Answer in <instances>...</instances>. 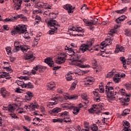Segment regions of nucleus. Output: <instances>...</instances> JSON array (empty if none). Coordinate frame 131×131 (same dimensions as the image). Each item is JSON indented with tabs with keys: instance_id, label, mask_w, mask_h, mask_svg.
<instances>
[{
	"instance_id": "obj_1",
	"label": "nucleus",
	"mask_w": 131,
	"mask_h": 131,
	"mask_svg": "<svg viewBox=\"0 0 131 131\" xmlns=\"http://www.w3.org/2000/svg\"><path fill=\"white\" fill-rule=\"evenodd\" d=\"M46 23L50 27V30L48 32V34H55L58 31V28H60V25L58 21L54 19H47L45 20Z\"/></svg>"
},
{
	"instance_id": "obj_2",
	"label": "nucleus",
	"mask_w": 131,
	"mask_h": 131,
	"mask_svg": "<svg viewBox=\"0 0 131 131\" xmlns=\"http://www.w3.org/2000/svg\"><path fill=\"white\" fill-rule=\"evenodd\" d=\"M14 30L11 31L12 35H15L16 33H18V34H22L25 33L24 35H23V37L26 39H29L30 37L28 35V33L26 32L27 30L26 29V27L24 25H18L17 26H14Z\"/></svg>"
},
{
	"instance_id": "obj_3",
	"label": "nucleus",
	"mask_w": 131,
	"mask_h": 131,
	"mask_svg": "<svg viewBox=\"0 0 131 131\" xmlns=\"http://www.w3.org/2000/svg\"><path fill=\"white\" fill-rule=\"evenodd\" d=\"M94 42H95L94 38L89 39L85 44L81 46L80 51L82 53H84V52H94V49L92 48V46H93Z\"/></svg>"
},
{
	"instance_id": "obj_4",
	"label": "nucleus",
	"mask_w": 131,
	"mask_h": 131,
	"mask_svg": "<svg viewBox=\"0 0 131 131\" xmlns=\"http://www.w3.org/2000/svg\"><path fill=\"white\" fill-rule=\"evenodd\" d=\"M105 94H106L108 102H111L115 98L114 97V89L108 83L105 86Z\"/></svg>"
},
{
	"instance_id": "obj_5",
	"label": "nucleus",
	"mask_w": 131,
	"mask_h": 131,
	"mask_svg": "<svg viewBox=\"0 0 131 131\" xmlns=\"http://www.w3.org/2000/svg\"><path fill=\"white\" fill-rule=\"evenodd\" d=\"M72 32V34L73 36H82L84 30L79 27H72L69 29Z\"/></svg>"
},
{
	"instance_id": "obj_6",
	"label": "nucleus",
	"mask_w": 131,
	"mask_h": 131,
	"mask_svg": "<svg viewBox=\"0 0 131 131\" xmlns=\"http://www.w3.org/2000/svg\"><path fill=\"white\" fill-rule=\"evenodd\" d=\"M17 107H18V104L13 103L12 104L9 105L8 107L6 108V110H8L9 112H11L10 115L12 118H14L15 119H16V118H18V116H16L15 114H13V112L15 111V109H16Z\"/></svg>"
},
{
	"instance_id": "obj_7",
	"label": "nucleus",
	"mask_w": 131,
	"mask_h": 131,
	"mask_svg": "<svg viewBox=\"0 0 131 131\" xmlns=\"http://www.w3.org/2000/svg\"><path fill=\"white\" fill-rule=\"evenodd\" d=\"M45 62L48 64L50 67H53V69L54 70H57L58 69H60V68H61V66L54 67L55 66V63L54 62V61H53V58H47L45 59Z\"/></svg>"
},
{
	"instance_id": "obj_8",
	"label": "nucleus",
	"mask_w": 131,
	"mask_h": 131,
	"mask_svg": "<svg viewBox=\"0 0 131 131\" xmlns=\"http://www.w3.org/2000/svg\"><path fill=\"white\" fill-rule=\"evenodd\" d=\"M81 56L78 55H75V59L74 60V62H76V65L81 68H84L83 65L82 64L83 62H84V58H81Z\"/></svg>"
},
{
	"instance_id": "obj_9",
	"label": "nucleus",
	"mask_w": 131,
	"mask_h": 131,
	"mask_svg": "<svg viewBox=\"0 0 131 131\" xmlns=\"http://www.w3.org/2000/svg\"><path fill=\"white\" fill-rule=\"evenodd\" d=\"M35 8L37 9H46V10H51V6L47 3H45L43 2H39L35 4Z\"/></svg>"
},
{
	"instance_id": "obj_10",
	"label": "nucleus",
	"mask_w": 131,
	"mask_h": 131,
	"mask_svg": "<svg viewBox=\"0 0 131 131\" xmlns=\"http://www.w3.org/2000/svg\"><path fill=\"white\" fill-rule=\"evenodd\" d=\"M67 55L65 53H61L60 55L58 57L57 62L58 64H63L65 63V61L67 60Z\"/></svg>"
},
{
	"instance_id": "obj_11",
	"label": "nucleus",
	"mask_w": 131,
	"mask_h": 131,
	"mask_svg": "<svg viewBox=\"0 0 131 131\" xmlns=\"http://www.w3.org/2000/svg\"><path fill=\"white\" fill-rule=\"evenodd\" d=\"M73 106L70 105H67V103H66L63 106V108H66L67 109H73V113L75 115H77L79 113V108L77 107H75L73 108Z\"/></svg>"
},
{
	"instance_id": "obj_12",
	"label": "nucleus",
	"mask_w": 131,
	"mask_h": 131,
	"mask_svg": "<svg viewBox=\"0 0 131 131\" xmlns=\"http://www.w3.org/2000/svg\"><path fill=\"white\" fill-rule=\"evenodd\" d=\"M63 8L64 10H67V11H68V13H69V14H73V12H74V9H75V7L70 4L63 5Z\"/></svg>"
},
{
	"instance_id": "obj_13",
	"label": "nucleus",
	"mask_w": 131,
	"mask_h": 131,
	"mask_svg": "<svg viewBox=\"0 0 131 131\" xmlns=\"http://www.w3.org/2000/svg\"><path fill=\"white\" fill-rule=\"evenodd\" d=\"M92 93L94 95L95 101H96V102H100V101H101V99H100V97H101V95L99 92V89H96L95 91H93Z\"/></svg>"
},
{
	"instance_id": "obj_14",
	"label": "nucleus",
	"mask_w": 131,
	"mask_h": 131,
	"mask_svg": "<svg viewBox=\"0 0 131 131\" xmlns=\"http://www.w3.org/2000/svg\"><path fill=\"white\" fill-rule=\"evenodd\" d=\"M39 107V105H38L37 103H31L28 106L25 105L24 107V108H25L26 109H27V108H28V109H31V110H32V111H34L35 109H38V108Z\"/></svg>"
},
{
	"instance_id": "obj_15",
	"label": "nucleus",
	"mask_w": 131,
	"mask_h": 131,
	"mask_svg": "<svg viewBox=\"0 0 131 131\" xmlns=\"http://www.w3.org/2000/svg\"><path fill=\"white\" fill-rule=\"evenodd\" d=\"M95 81L94 78L91 77H87L85 79V83L84 85H86V86H90V85H92L93 84V82Z\"/></svg>"
},
{
	"instance_id": "obj_16",
	"label": "nucleus",
	"mask_w": 131,
	"mask_h": 131,
	"mask_svg": "<svg viewBox=\"0 0 131 131\" xmlns=\"http://www.w3.org/2000/svg\"><path fill=\"white\" fill-rule=\"evenodd\" d=\"M119 77H125V74H116L113 78L114 81L116 83H118L121 80Z\"/></svg>"
},
{
	"instance_id": "obj_17",
	"label": "nucleus",
	"mask_w": 131,
	"mask_h": 131,
	"mask_svg": "<svg viewBox=\"0 0 131 131\" xmlns=\"http://www.w3.org/2000/svg\"><path fill=\"white\" fill-rule=\"evenodd\" d=\"M64 51L66 54H67V55H69V56H72L73 55L74 56V55H75V52H74V51L75 50L67 46L66 47V48H64Z\"/></svg>"
},
{
	"instance_id": "obj_18",
	"label": "nucleus",
	"mask_w": 131,
	"mask_h": 131,
	"mask_svg": "<svg viewBox=\"0 0 131 131\" xmlns=\"http://www.w3.org/2000/svg\"><path fill=\"white\" fill-rule=\"evenodd\" d=\"M26 60H28V61H30V62H32L33 60L35 59V57L33 56V54L32 52H28L25 57Z\"/></svg>"
},
{
	"instance_id": "obj_19",
	"label": "nucleus",
	"mask_w": 131,
	"mask_h": 131,
	"mask_svg": "<svg viewBox=\"0 0 131 131\" xmlns=\"http://www.w3.org/2000/svg\"><path fill=\"white\" fill-rule=\"evenodd\" d=\"M13 3H17V5L14 6V10L18 11L21 9V5H22V0H13Z\"/></svg>"
},
{
	"instance_id": "obj_20",
	"label": "nucleus",
	"mask_w": 131,
	"mask_h": 131,
	"mask_svg": "<svg viewBox=\"0 0 131 131\" xmlns=\"http://www.w3.org/2000/svg\"><path fill=\"white\" fill-rule=\"evenodd\" d=\"M58 100H59V98L57 97H53L52 98V101H53V102H49L48 106L49 107V108H52V106L57 105V104H58Z\"/></svg>"
},
{
	"instance_id": "obj_21",
	"label": "nucleus",
	"mask_w": 131,
	"mask_h": 131,
	"mask_svg": "<svg viewBox=\"0 0 131 131\" xmlns=\"http://www.w3.org/2000/svg\"><path fill=\"white\" fill-rule=\"evenodd\" d=\"M6 78V79H11V77L9 73L3 72L0 73V78Z\"/></svg>"
},
{
	"instance_id": "obj_22",
	"label": "nucleus",
	"mask_w": 131,
	"mask_h": 131,
	"mask_svg": "<svg viewBox=\"0 0 131 131\" xmlns=\"http://www.w3.org/2000/svg\"><path fill=\"white\" fill-rule=\"evenodd\" d=\"M113 40V38H111L110 39H106L105 40V42H102L101 45L102 47H107V46H109V45H111L112 43V41Z\"/></svg>"
},
{
	"instance_id": "obj_23",
	"label": "nucleus",
	"mask_w": 131,
	"mask_h": 131,
	"mask_svg": "<svg viewBox=\"0 0 131 131\" xmlns=\"http://www.w3.org/2000/svg\"><path fill=\"white\" fill-rule=\"evenodd\" d=\"M126 19V16L125 15H122L120 17H119L118 18L115 19L116 23H117L118 24H119L121 23L123 21H124Z\"/></svg>"
},
{
	"instance_id": "obj_24",
	"label": "nucleus",
	"mask_w": 131,
	"mask_h": 131,
	"mask_svg": "<svg viewBox=\"0 0 131 131\" xmlns=\"http://www.w3.org/2000/svg\"><path fill=\"white\" fill-rule=\"evenodd\" d=\"M119 52H124V47L120 46V45H117L115 51V53L116 54L119 53Z\"/></svg>"
},
{
	"instance_id": "obj_25",
	"label": "nucleus",
	"mask_w": 131,
	"mask_h": 131,
	"mask_svg": "<svg viewBox=\"0 0 131 131\" xmlns=\"http://www.w3.org/2000/svg\"><path fill=\"white\" fill-rule=\"evenodd\" d=\"M61 112V108L59 107H55L50 111V113L51 114H57V113H59V112Z\"/></svg>"
},
{
	"instance_id": "obj_26",
	"label": "nucleus",
	"mask_w": 131,
	"mask_h": 131,
	"mask_svg": "<svg viewBox=\"0 0 131 131\" xmlns=\"http://www.w3.org/2000/svg\"><path fill=\"white\" fill-rule=\"evenodd\" d=\"M92 66L93 69H98L99 68V64L97 63L96 59H93L92 60Z\"/></svg>"
},
{
	"instance_id": "obj_27",
	"label": "nucleus",
	"mask_w": 131,
	"mask_h": 131,
	"mask_svg": "<svg viewBox=\"0 0 131 131\" xmlns=\"http://www.w3.org/2000/svg\"><path fill=\"white\" fill-rule=\"evenodd\" d=\"M72 74H73V73H72L71 72H69L66 75V78L67 80H68V81H71V80H72Z\"/></svg>"
},
{
	"instance_id": "obj_28",
	"label": "nucleus",
	"mask_w": 131,
	"mask_h": 131,
	"mask_svg": "<svg viewBox=\"0 0 131 131\" xmlns=\"http://www.w3.org/2000/svg\"><path fill=\"white\" fill-rule=\"evenodd\" d=\"M1 93L3 98H6V96H8V92H7V90L6 89H5V88H1Z\"/></svg>"
},
{
	"instance_id": "obj_29",
	"label": "nucleus",
	"mask_w": 131,
	"mask_h": 131,
	"mask_svg": "<svg viewBox=\"0 0 131 131\" xmlns=\"http://www.w3.org/2000/svg\"><path fill=\"white\" fill-rule=\"evenodd\" d=\"M60 116L62 117V118H65L66 117H70V115H69V112L67 111H64L60 114Z\"/></svg>"
},
{
	"instance_id": "obj_30",
	"label": "nucleus",
	"mask_w": 131,
	"mask_h": 131,
	"mask_svg": "<svg viewBox=\"0 0 131 131\" xmlns=\"http://www.w3.org/2000/svg\"><path fill=\"white\" fill-rule=\"evenodd\" d=\"M81 98L82 99H83V100H84V101H85V102H84V104H85V105L89 104V97H88V95L86 94H82Z\"/></svg>"
},
{
	"instance_id": "obj_31",
	"label": "nucleus",
	"mask_w": 131,
	"mask_h": 131,
	"mask_svg": "<svg viewBox=\"0 0 131 131\" xmlns=\"http://www.w3.org/2000/svg\"><path fill=\"white\" fill-rule=\"evenodd\" d=\"M119 27H120V26L118 25H115L114 27V29H112L111 30V35H113L114 33H116L117 32L116 29H117L118 28H119Z\"/></svg>"
},
{
	"instance_id": "obj_32",
	"label": "nucleus",
	"mask_w": 131,
	"mask_h": 131,
	"mask_svg": "<svg viewBox=\"0 0 131 131\" xmlns=\"http://www.w3.org/2000/svg\"><path fill=\"white\" fill-rule=\"evenodd\" d=\"M47 86L49 88V90H53L56 87V84L54 82H50L48 84Z\"/></svg>"
},
{
	"instance_id": "obj_33",
	"label": "nucleus",
	"mask_w": 131,
	"mask_h": 131,
	"mask_svg": "<svg viewBox=\"0 0 131 131\" xmlns=\"http://www.w3.org/2000/svg\"><path fill=\"white\" fill-rule=\"evenodd\" d=\"M98 20V19L97 18H94L91 20V21H90V27H92L93 25H97Z\"/></svg>"
},
{
	"instance_id": "obj_34",
	"label": "nucleus",
	"mask_w": 131,
	"mask_h": 131,
	"mask_svg": "<svg viewBox=\"0 0 131 131\" xmlns=\"http://www.w3.org/2000/svg\"><path fill=\"white\" fill-rule=\"evenodd\" d=\"M41 20V18H40V16L36 15L35 19L34 24H39V22H40Z\"/></svg>"
},
{
	"instance_id": "obj_35",
	"label": "nucleus",
	"mask_w": 131,
	"mask_h": 131,
	"mask_svg": "<svg viewBox=\"0 0 131 131\" xmlns=\"http://www.w3.org/2000/svg\"><path fill=\"white\" fill-rule=\"evenodd\" d=\"M33 69L36 71H41L42 69H43V67L41 65H38L33 68Z\"/></svg>"
},
{
	"instance_id": "obj_36",
	"label": "nucleus",
	"mask_w": 131,
	"mask_h": 131,
	"mask_svg": "<svg viewBox=\"0 0 131 131\" xmlns=\"http://www.w3.org/2000/svg\"><path fill=\"white\" fill-rule=\"evenodd\" d=\"M24 88H27V89H33V85L31 84V82H29L28 83H25L24 84Z\"/></svg>"
},
{
	"instance_id": "obj_37",
	"label": "nucleus",
	"mask_w": 131,
	"mask_h": 131,
	"mask_svg": "<svg viewBox=\"0 0 131 131\" xmlns=\"http://www.w3.org/2000/svg\"><path fill=\"white\" fill-rule=\"evenodd\" d=\"M74 73L76 75H83L84 72L79 69H77Z\"/></svg>"
},
{
	"instance_id": "obj_38",
	"label": "nucleus",
	"mask_w": 131,
	"mask_h": 131,
	"mask_svg": "<svg viewBox=\"0 0 131 131\" xmlns=\"http://www.w3.org/2000/svg\"><path fill=\"white\" fill-rule=\"evenodd\" d=\"M129 112H130V110L129 109H126L123 111L121 115L122 116H126L127 114H129Z\"/></svg>"
},
{
	"instance_id": "obj_39",
	"label": "nucleus",
	"mask_w": 131,
	"mask_h": 131,
	"mask_svg": "<svg viewBox=\"0 0 131 131\" xmlns=\"http://www.w3.org/2000/svg\"><path fill=\"white\" fill-rule=\"evenodd\" d=\"M126 10H127V7H124L123 9H121L120 10H117L116 12L117 13V14H123L124 12L126 11Z\"/></svg>"
},
{
	"instance_id": "obj_40",
	"label": "nucleus",
	"mask_w": 131,
	"mask_h": 131,
	"mask_svg": "<svg viewBox=\"0 0 131 131\" xmlns=\"http://www.w3.org/2000/svg\"><path fill=\"white\" fill-rule=\"evenodd\" d=\"M78 82V81L75 80L74 82L72 83V86H71V90H73L75 88H76V84H77V83Z\"/></svg>"
},
{
	"instance_id": "obj_41",
	"label": "nucleus",
	"mask_w": 131,
	"mask_h": 131,
	"mask_svg": "<svg viewBox=\"0 0 131 131\" xmlns=\"http://www.w3.org/2000/svg\"><path fill=\"white\" fill-rule=\"evenodd\" d=\"M120 61H121V62H122L123 67L126 68V67L124 66V65H125V64H126V60H125V58H124L123 56L120 57Z\"/></svg>"
},
{
	"instance_id": "obj_42",
	"label": "nucleus",
	"mask_w": 131,
	"mask_h": 131,
	"mask_svg": "<svg viewBox=\"0 0 131 131\" xmlns=\"http://www.w3.org/2000/svg\"><path fill=\"white\" fill-rule=\"evenodd\" d=\"M123 126H124V127H126L125 126H128V127H129V126H130L129 122H128V121H123Z\"/></svg>"
},
{
	"instance_id": "obj_43",
	"label": "nucleus",
	"mask_w": 131,
	"mask_h": 131,
	"mask_svg": "<svg viewBox=\"0 0 131 131\" xmlns=\"http://www.w3.org/2000/svg\"><path fill=\"white\" fill-rule=\"evenodd\" d=\"M124 34L125 35H126V36H130L131 35V31L130 30L128 29H125L124 30Z\"/></svg>"
},
{
	"instance_id": "obj_44",
	"label": "nucleus",
	"mask_w": 131,
	"mask_h": 131,
	"mask_svg": "<svg viewBox=\"0 0 131 131\" xmlns=\"http://www.w3.org/2000/svg\"><path fill=\"white\" fill-rule=\"evenodd\" d=\"M78 97L76 95H72L68 97V99H70V100H76Z\"/></svg>"
},
{
	"instance_id": "obj_45",
	"label": "nucleus",
	"mask_w": 131,
	"mask_h": 131,
	"mask_svg": "<svg viewBox=\"0 0 131 131\" xmlns=\"http://www.w3.org/2000/svg\"><path fill=\"white\" fill-rule=\"evenodd\" d=\"M17 17L22 19L24 21H26L27 20V18H26V17H25V16L23 15V14L18 15Z\"/></svg>"
},
{
	"instance_id": "obj_46",
	"label": "nucleus",
	"mask_w": 131,
	"mask_h": 131,
	"mask_svg": "<svg viewBox=\"0 0 131 131\" xmlns=\"http://www.w3.org/2000/svg\"><path fill=\"white\" fill-rule=\"evenodd\" d=\"M27 97H29V99H32V97H33V94L31 93V92H26Z\"/></svg>"
},
{
	"instance_id": "obj_47",
	"label": "nucleus",
	"mask_w": 131,
	"mask_h": 131,
	"mask_svg": "<svg viewBox=\"0 0 131 131\" xmlns=\"http://www.w3.org/2000/svg\"><path fill=\"white\" fill-rule=\"evenodd\" d=\"M15 48L13 50V52L14 53H16V52H18V51H19V50H20V49H21L22 47L21 46L17 45L16 46H15Z\"/></svg>"
},
{
	"instance_id": "obj_48",
	"label": "nucleus",
	"mask_w": 131,
	"mask_h": 131,
	"mask_svg": "<svg viewBox=\"0 0 131 131\" xmlns=\"http://www.w3.org/2000/svg\"><path fill=\"white\" fill-rule=\"evenodd\" d=\"M63 121L64 122H71V119H70V117H66V118H64Z\"/></svg>"
},
{
	"instance_id": "obj_49",
	"label": "nucleus",
	"mask_w": 131,
	"mask_h": 131,
	"mask_svg": "<svg viewBox=\"0 0 131 131\" xmlns=\"http://www.w3.org/2000/svg\"><path fill=\"white\" fill-rule=\"evenodd\" d=\"M17 83L18 85H19L20 86H22V88H24V84H25L24 82L21 81H17Z\"/></svg>"
},
{
	"instance_id": "obj_50",
	"label": "nucleus",
	"mask_w": 131,
	"mask_h": 131,
	"mask_svg": "<svg viewBox=\"0 0 131 131\" xmlns=\"http://www.w3.org/2000/svg\"><path fill=\"white\" fill-rule=\"evenodd\" d=\"M91 128H92V130L93 131L98 130V126H97V124H93Z\"/></svg>"
},
{
	"instance_id": "obj_51",
	"label": "nucleus",
	"mask_w": 131,
	"mask_h": 131,
	"mask_svg": "<svg viewBox=\"0 0 131 131\" xmlns=\"http://www.w3.org/2000/svg\"><path fill=\"white\" fill-rule=\"evenodd\" d=\"M33 14H41V10L40 9L33 10Z\"/></svg>"
},
{
	"instance_id": "obj_52",
	"label": "nucleus",
	"mask_w": 131,
	"mask_h": 131,
	"mask_svg": "<svg viewBox=\"0 0 131 131\" xmlns=\"http://www.w3.org/2000/svg\"><path fill=\"white\" fill-rule=\"evenodd\" d=\"M71 47H70V48L71 49H72L73 50H76V49H77V47L76 46H75V44L73 43H72L71 44Z\"/></svg>"
},
{
	"instance_id": "obj_53",
	"label": "nucleus",
	"mask_w": 131,
	"mask_h": 131,
	"mask_svg": "<svg viewBox=\"0 0 131 131\" xmlns=\"http://www.w3.org/2000/svg\"><path fill=\"white\" fill-rule=\"evenodd\" d=\"M4 69H6V71H8V72H13V70L9 67H4Z\"/></svg>"
},
{
	"instance_id": "obj_54",
	"label": "nucleus",
	"mask_w": 131,
	"mask_h": 131,
	"mask_svg": "<svg viewBox=\"0 0 131 131\" xmlns=\"http://www.w3.org/2000/svg\"><path fill=\"white\" fill-rule=\"evenodd\" d=\"M124 90L123 89L120 90L119 92V94H120V95H122V96H124L125 95V93H124Z\"/></svg>"
},
{
	"instance_id": "obj_55",
	"label": "nucleus",
	"mask_w": 131,
	"mask_h": 131,
	"mask_svg": "<svg viewBox=\"0 0 131 131\" xmlns=\"http://www.w3.org/2000/svg\"><path fill=\"white\" fill-rule=\"evenodd\" d=\"M83 21L85 24H87L88 26H90V21H89V20L86 19H83Z\"/></svg>"
},
{
	"instance_id": "obj_56",
	"label": "nucleus",
	"mask_w": 131,
	"mask_h": 131,
	"mask_svg": "<svg viewBox=\"0 0 131 131\" xmlns=\"http://www.w3.org/2000/svg\"><path fill=\"white\" fill-rule=\"evenodd\" d=\"M6 51L7 52L8 55H11L12 54V51H11V48H6Z\"/></svg>"
},
{
	"instance_id": "obj_57",
	"label": "nucleus",
	"mask_w": 131,
	"mask_h": 131,
	"mask_svg": "<svg viewBox=\"0 0 131 131\" xmlns=\"http://www.w3.org/2000/svg\"><path fill=\"white\" fill-rule=\"evenodd\" d=\"M113 76V72H109L108 74L106 75V77L110 78V77H112Z\"/></svg>"
},
{
	"instance_id": "obj_58",
	"label": "nucleus",
	"mask_w": 131,
	"mask_h": 131,
	"mask_svg": "<svg viewBox=\"0 0 131 131\" xmlns=\"http://www.w3.org/2000/svg\"><path fill=\"white\" fill-rule=\"evenodd\" d=\"M34 46H37L38 43V39H35L33 42Z\"/></svg>"
},
{
	"instance_id": "obj_59",
	"label": "nucleus",
	"mask_w": 131,
	"mask_h": 131,
	"mask_svg": "<svg viewBox=\"0 0 131 131\" xmlns=\"http://www.w3.org/2000/svg\"><path fill=\"white\" fill-rule=\"evenodd\" d=\"M89 113H94L96 110H94V107H91L88 110Z\"/></svg>"
},
{
	"instance_id": "obj_60",
	"label": "nucleus",
	"mask_w": 131,
	"mask_h": 131,
	"mask_svg": "<svg viewBox=\"0 0 131 131\" xmlns=\"http://www.w3.org/2000/svg\"><path fill=\"white\" fill-rule=\"evenodd\" d=\"M99 94H101V93H104V88L103 86L99 87Z\"/></svg>"
},
{
	"instance_id": "obj_61",
	"label": "nucleus",
	"mask_w": 131,
	"mask_h": 131,
	"mask_svg": "<svg viewBox=\"0 0 131 131\" xmlns=\"http://www.w3.org/2000/svg\"><path fill=\"white\" fill-rule=\"evenodd\" d=\"M20 78L21 79H24L25 80H28V79H29V77H27V76H21Z\"/></svg>"
},
{
	"instance_id": "obj_62",
	"label": "nucleus",
	"mask_w": 131,
	"mask_h": 131,
	"mask_svg": "<svg viewBox=\"0 0 131 131\" xmlns=\"http://www.w3.org/2000/svg\"><path fill=\"white\" fill-rule=\"evenodd\" d=\"M122 100L123 102H129V98H122Z\"/></svg>"
},
{
	"instance_id": "obj_63",
	"label": "nucleus",
	"mask_w": 131,
	"mask_h": 131,
	"mask_svg": "<svg viewBox=\"0 0 131 131\" xmlns=\"http://www.w3.org/2000/svg\"><path fill=\"white\" fill-rule=\"evenodd\" d=\"M88 8H86V5H84L81 8V10L83 11V10H86Z\"/></svg>"
},
{
	"instance_id": "obj_64",
	"label": "nucleus",
	"mask_w": 131,
	"mask_h": 131,
	"mask_svg": "<svg viewBox=\"0 0 131 131\" xmlns=\"http://www.w3.org/2000/svg\"><path fill=\"white\" fill-rule=\"evenodd\" d=\"M122 131H131V129L129 127H125L123 129Z\"/></svg>"
}]
</instances>
